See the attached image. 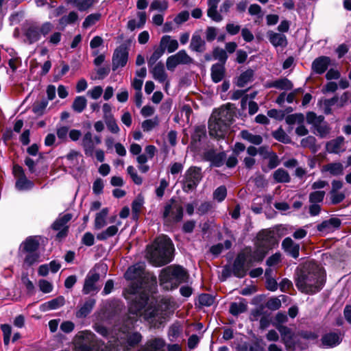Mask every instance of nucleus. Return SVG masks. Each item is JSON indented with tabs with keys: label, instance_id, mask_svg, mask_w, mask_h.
<instances>
[{
	"label": "nucleus",
	"instance_id": "nucleus-63",
	"mask_svg": "<svg viewBox=\"0 0 351 351\" xmlns=\"http://www.w3.org/2000/svg\"><path fill=\"white\" fill-rule=\"evenodd\" d=\"M227 189L225 186H220L215 189L213 193V198L217 202H221L226 198Z\"/></svg>",
	"mask_w": 351,
	"mask_h": 351
},
{
	"label": "nucleus",
	"instance_id": "nucleus-56",
	"mask_svg": "<svg viewBox=\"0 0 351 351\" xmlns=\"http://www.w3.org/2000/svg\"><path fill=\"white\" fill-rule=\"evenodd\" d=\"M164 53L165 52L163 51V49H162L160 46L155 49L152 56L147 60V64L149 67L150 68L154 65L156 64V62L163 55Z\"/></svg>",
	"mask_w": 351,
	"mask_h": 351
},
{
	"label": "nucleus",
	"instance_id": "nucleus-25",
	"mask_svg": "<svg viewBox=\"0 0 351 351\" xmlns=\"http://www.w3.org/2000/svg\"><path fill=\"white\" fill-rule=\"evenodd\" d=\"M24 34L29 44L38 41L41 38L37 23L27 25L25 29Z\"/></svg>",
	"mask_w": 351,
	"mask_h": 351
},
{
	"label": "nucleus",
	"instance_id": "nucleus-33",
	"mask_svg": "<svg viewBox=\"0 0 351 351\" xmlns=\"http://www.w3.org/2000/svg\"><path fill=\"white\" fill-rule=\"evenodd\" d=\"M341 340V335L337 332L327 333L322 338L323 345L328 347H335L339 345Z\"/></svg>",
	"mask_w": 351,
	"mask_h": 351
},
{
	"label": "nucleus",
	"instance_id": "nucleus-7",
	"mask_svg": "<svg viewBox=\"0 0 351 351\" xmlns=\"http://www.w3.org/2000/svg\"><path fill=\"white\" fill-rule=\"evenodd\" d=\"M202 169L197 167H189L184 173L181 182L182 189L185 193L195 190L202 179Z\"/></svg>",
	"mask_w": 351,
	"mask_h": 351
},
{
	"label": "nucleus",
	"instance_id": "nucleus-44",
	"mask_svg": "<svg viewBox=\"0 0 351 351\" xmlns=\"http://www.w3.org/2000/svg\"><path fill=\"white\" fill-rule=\"evenodd\" d=\"M241 136L244 140H245L254 145H258L261 144L263 142V138L261 136L258 135V134H252L247 130L241 131Z\"/></svg>",
	"mask_w": 351,
	"mask_h": 351
},
{
	"label": "nucleus",
	"instance_id": "nucleus-35",
	"mask_svg": "<svg viewBox=\"0 0 351 351\" xmlns=\"http://www.w3.org/2000/svg\"><path fill=\"white\" fill-rule=\"evenodd\" d=\"M109 210L108 208L101 209V211L97 213L95 215L94 228L95 230H100L103 228L107 224V216L108 215Z\"/></svg>",
	"mask_w": 351,
	"mask_h": 351
},
{
	"label": "nucleus",
	"instance_id": "nucleus-58",
	"mask_svg": "<svg viewBox=\"0 0 351 351\" xmlns=\"http://www.w3.org/2000/svg\"><path fill=\"white\" fill-rule=\"evenodd\" d=\"M213 57L215 60H218L221 62L220 64H222L224 65L226 63L227 59H228V55L226 53V51L219 47H216L213 50Z\"/></svg>",
	"mask_w": 351,
	"mask_h": 351
},
{
	"label": "nucleus",
	"instance_id": "nucleus-1",
	"mask_svg": "<svg viewBox=\"0 0 351 351\" xmlns=\"http://www.w3.org/2000/svg\"><path fill=\"white\" fill-rule=\"evenodd\" d=\"M125 295L129 294L131 296L125 295L127 299H131L132 301L129 307L130 314L136 317H143L145 320L149 322L154 327H158L165 320L166 313L156 306H149L144 309L147 304L149 299L148 294L143 291L136 294H130L127 289Z\"/></svg>",
	"mask_w": 351,
	"mask_h": 351
},
{
	"label": "nucleus",
	"instance_id": "nucleus-27",
	"mask_svg": "<svg viewBox=\"0 0 351 351\" xmlns=\"http://www.w3.org/2000/svg\"><path fill=\"white\" fill-rule=\"evenodd\" d=\"M138 351H165V341L160 338L150 339Z\"/></svg>",
	"mask_w": 351,
	"mask_h": 351
},
{
	"label": "nucleus",
	"instance_id": "nucleus-11",
	"mask_svg": "<svg viewBox=\"0 0 351 351\" xmlns=\"http://www.w3.org/2000/svg\"><path fill=\"white\" fill-rule=\"evenodd\" d=\"M193 62V59L185 50L179 51L167 59L166 65L169 71H173L178 64H189Z\"/></svg>",
	"mask_w": 351,
	"mask_h": 351
},
{
	"label": "nucleus",
	"instance_id": "nucleus-38",
	"mask_svg": "<svg viewBox=\"0 0 351 351\" xmlns=\"http://www.w3.org/2000/svg\"><path fill=\"white\" fill-rule=\"evenodd\" d=\"M225 75V68L222 64L217 63L211 67V78L215 83L221 82Z\"/></svg>",
	"mask_w": 351,
	"mask_h": 351
},
{
	"label": "nucleus",
	"instance_id": "nucleus-52",
	"mask_svg": "<svg viewBox=\"0 0 351 351\" xmlns=\"http://www.w3.org/2000/svg\"><path fill=\"white\" fill-rule=\"evenodd\" d=\"M47 105L48 101L45 99L40 101H36L32 106V111L36 114L41 115L44 113Z\"/></svg>",
	"mask_w": 351,
	"mask_h": 351
},
{
	"label": "nucleus",
	"instance_id": "nucleus-61",
	"mask_svg": "<svg viewBox=\"0 0 351 351\" xmlns=\"http://www.w3.org/2000/svg\"><path fill=\"white\" fill-rule=\"evenodd\" d=\"M127 172L134 184L141 185L143 183L142 178L138 175L136 170L133 166H128L127 168Z\"/></svg>",
	"mask_w": 351,
	"mask_h": 351
},
{
	"label": "nucleus",
	"instance_id": "nucleus-19",
	"mask_svg": "<svg viewBox=\"0 0 351 351\" xmlns=\"http://www.w3.org/2000/svg\"><path fill=\"white\" fill-rule=\"evenodd\" d=\"M267 38L274 47L285 48L288 45L287 36L281 33L269 31Z\"/></svg>",
	"mask_w": 351,
	"mask_h": 351
},
{
	"label": "nucleus",
	"instance_id": "nucleus-8",
	"mask_svg": "<svg viewBox=\"0 0 351 351\" xmlns=\"http://www.w3.org/2000/svg\"><path fill=\"white\" fill-rule=\"evenodd\" d=\"M76 351H95V335L90 330L78 332L73 338Z\"/></svg>",
	"mask_w": 351,
	"mask_h": 351
},
{
	"label": "nucleus",
	"instance_id": "nucleus-53",
	"mask_svg": "<svg viewBox=\"0 0 351 351\" xmlns=\"http://www.w3.org/2000/svg\"><path fill=\"white\" fill-rule=\"evenodd\" d=\"M78 19L77 14L72 11L69 12L68 15L64 16L59 20V24L63 26H66L69 24L75 23Z\"/></svg>",
	"mask_w": 351,
	"mask_h": 351
},
{
	"label": "nucleus",
	"instance_id": "nucleus-55",
	"mask_svg": "<svg viewBox=\"0 0 351 351\" xmlns=\"http://www.w3.org/2000/svg\"><path fill=\"white\" fill-rule=\"evenodd\" d=\"M330 200L332 204H338L346 198V194L342 191L329 192Z\"/></svg>",
	"mask_w": 351,
	"mask_h": 351
},
{
	"label": "nucleus",
	"instance_id": "nucleus-47",
	"mask_svg": "<svg viewBox=\"0 0 351 351\" xmlns=\"http://www.w3.org/2000/svg\"><path fill=\"white\" fill-rule=\"evenodd\" d=\"M316 138L313 136H308L301 140V146L305 148H309L313 152L317 151V147L316 145Z\"/></svg>",
	"mask_w": 351,
	"mask_h": 351
},
{
	"label": "nucleus",
	"instance_id": "nucleus-46",
	"mask_svg": "<svg viewBox=\"0 0 351 351\" xmlns=\"http://www.w3.org/2000/svg\"><path fill=\"white\" fill-rule=\"evenodd\" d=\"M15 186L19 191H25L31 189L34 186V183L27 180L25 176H22L21 178H17Z\"/></svg>",
	"mask_w": 351,
	"mask_h": 351
},
{
	"label": "nucleus",
	"instance_id": "nucleus-40",
	"mask_svg": "<svg viewBox=\"0 0 351 351\" xmlns=\"http://www.w3.org/2000/svg\"><path fill=\"white\" fill-rule=\"evenodd\" d=\"M67 2L74 7H75L79 11H86L92 7L96 2L95 0H67Z\"/></svg>",
	"mask_w": 351,
	"mask_h": 351
},
{
	"label": "nucleus",
	"instance_id": "nucleus-57",
	"mask_svg": "<svg viewBox=\"0 0 351 351\" xmlns=\"http://www.w3.org/2000/svg\"><path fill=\"white\" fill-rule=\"evenodd\" d=\"M143 204H144L143 198L141 196L137 197L132 202V210L133 215L135 217H138V215L141 210Z\"/></svg>",
	"mask_w": 351,
	"mask_h": 351
},
{
	"label": "nucleus",
	"instance_id": "nucleus-62",
	"mask_svg": "<svg viewBox=\"0 0 351 351\" xmlns=\"http://www.w3.org/2000/svg\"><path fill=\"white\" fill-rule=\"evenodd\" d=\"M314 129L316 130V132H314V133L319 135L321 138L326 137L330 132V128L324 121L315 127Z\"/></svg>",
	"mask_w": 351,
	"mask_h": 351
},
{
	"label": "nucleus",
	"instance_id": "nucleus-6",
	"mask_svg": "<svg viewBox=\"0 0 351 351\" xmlns=\"http://www.w3.org/2000/svg\"><path fill=\"white\" fill-rule=\"evenodd\" d=\"M144 267L141 265H135L130 267L125 274L126 280L130 281V284L127 289L130 294H136L142 289V285L144 278Z\"/></svg>",
	"mask_w": 351,
	"mask_h": 351
},
{
	"label": "nucleus",
	"instance_id": "nucleus-36",
	"mask_svg": "<svg viewBox=\"0 0 351 351\" xmlns=\"http://www.w3.org/2000/svg\"><path fill=\"white\" fill-rule=\"evenodd\" d=\"M322 172H328L330 175L337 176L343 174V166L340 162H331L322 167Z\"/></svg>",
	"mask_w": 351,
	"mask_h": 351
},
{
	"label": "nucleus",
	"instance_id": "nucleus-48",
	"mask_svg": "<svg viewBox=\"0 0 351 351\" xmlns=\"http://www.w3.org/2000/svg\"><path fill=\"white\" fill-rule=\"evenodd\" d=\"M326 193L324 191H314L309 193V203L320 204L323 202Z\"/></svg>",
	"mask_w": 351,
	"mask_h": 351
},
{
	"label": "nucleus",
	"instance_id": "nucleus-9",
	"mask_svg": "<svg viewBox=\"0 0 351 351\" xmlns=\"http://www.w3.org/2000/svg\"><path fill=\"white\" fill-rule=\"evenodd\" d=\"M163 218L167 222H178L183 217V208L181 204L171 199L166 204L162 213Z\"/></svg>",
	"mask_w": 351,
	"mask_h": 351
},
{
	"label": "nucleus",
	"instance_id": "nucleus-42",
	"mask_svg": "<svg viewBox=\"0 0 351 351\" xmlns=\"http://www.w3.org/2000/svg\"><path fill=\"white\" fill-rule=\"evenodd\" d=\"M87 106V99L84 96H77L72 104L73 110L77 113L82 112Z\"/></svg>",
	"mask_w": 351,
	"mask_h": 351
},
{
	"label": "nucleus",
	"instance_id": "nucleus-22",
	"mask_svg": "<svg viewBox=\"0 0 351 351\" xmlns=\"http://www.w3.org/2000/svg\"><path fill=\"white\" fill-rule=\"evenodd\" d=\"M81 145L86 156H93L95 147L93 141V134L92 132H87L84 134L82 138Z\"/></svg>",
	"mask_w": 351,
	"mask_h": 351
},
{
	"label": "nucleus",
	"instance_id": "nucleus-50",
	"mask_svg": "<svg viewBox=\"0 0 351 351\" xmlns=\"http://www.w3.org/2000/svg\"><path fill=\"white\" fill-rule=\"evenodd\" d=\"M254 75V71L248 69L242 73L238 79V86L243 87L247 83L252 81Z\"/></svg>",
	"mask_w": 351,
	"mask_h": 351
},
{
	"label": "nucleus",
	"instance_id": "nucleus-20",
	"mask_svg": "<svg viewBox=\"0 0 351 351\" xmlns=\"http://www.w3.org/2000/svg\"><path fill=\"white\" fill-rule=\"evenodd\" d=\"M152 67L151 73L153 75L154 79L160 83L165 82L167 88L169 85V82L167 80V74L165 72L164 64L160 62Z\"/></svg>",
	"mask_w": 351,
	"mask_h": 351
},
{
	"label": "nucleus",
	"instance_id": "nucleus-12",
	"mask_svg": "<svg viewBox=\"0 0 351 351\" xmlns=\"http://www.w3.org/2000/svg\"><path fill=\"white\" fill-rule=\"evenodd\" d=\"M256 245L265 249L267 252L277 244V240L273 231L263 230L257 235Z\"/></svg>",
	"mask_w": 351,
	"mask_h": 351
},
{
	"label": "nucleus",
	"instance_id": "nucleus-15",
	"mask_svg": "<svg viewBox=\"0 0 351 351\" xmlns=\"http://www.w3.org/2000/svg\"><path fill=\"white\" fill-rule=\"evenodd\" d=\"M211 117H215L216 121L226 123L229 127L234 117V112L228 106H221L214 111Z\"/></svg>",
	"mask_w": 351,
	"mask_h": 351
},
{
	"label": "nucleus",
	"instance_id": "nucleus-21",
	"mask_svg": "<svg viewBox=\"0 0 351 351\" xmlns=\"http://www.w3.org/2000/svg\"><path fill=\"white\" fill-rule=\"evenodd\" d=\"M242 253L247 254V263H252L254 262H261L265 257L267 251L260 246L256 245L255 250L252 251L250 249H245Z\"/></svg>",
	"mask_w": 351,
	"mask_h": 351
},
{
	"label": "nucleus",
	"instance_id": "nucleus-54",
	"mask_svg": "<svg viewBox=\"0 0 351 351\" xmlns=\"http://www.w3.org/2000/svg\"><path fill=\"white\" fill-rule=\"evenodd\" d=\"M159 123V120L158 117H155L151 119H146L143 121L141 124L142 129L144 132H149L155 127H156Z\"/></svg>",
	"mask_w": 351,
	"mask_h": 351
},
{
	"label": "nucleus",
	"instance_id": "nucleus-17",
	"mask_svg": "<svg viewBox=\"0 0 351 351\" xmlns=\"http://www.w3.org/2000/svg\"><path fill=\"white\" fill-rule=\"evenodd\" d=\"M99 274L90 271L86 277L82 291L84 294H89L93 291H97L99 288L96 283L99 280Z\"/></svg>",
	"mask_w": 351,
	"mask_h": 351
},
{
	"label": "nucleus",
	"instance_id": "nucleus-34",
	"mask_svg": "<svg viewBox=\"0 0 351 351\" xmlns=\"http://www.w3.org/2000/svg\"><path fill=\"white\" fill-rule=\"evenodd\" d=\"M206 156L215 167L222 166L226 160V154L224 152L216 153L214 150H209L206 152Z\"/></svg>",
	"mask_w": 351,
	"mask_h": 351
},
{
	"label": "nucleus",
	"instance_id": "nucleus-32",
	"mask_svg": "<svg viewBox=\"0 0 351 351\" xmlns=\"http://www.w3.org/2000/svg\"><path fill=\"white\" fill-rule=\"evenodd\" d=\"M267 88H276L282 90H290L293 89V83L287 77H282L269 82L267 85Z\"/></svg>",
	"mask_w": 351,
	"mask_h": 351
},
{
	"label": "nucleus",
	"instance_id": "nucleus-59",
	"mask_svg": "<svg viewBox=\"0 0 351 351\" xmlns=\"http://www.w3.org/2000/svg\"><path fill=\"white\" fill-rule=\"evenodd\" d=\"M278 330L281 335L282 339L285 343H287L292 339V333L290 328L285 326L277 327Z\"/></svg>",
	"mask_w": 351,
	"mask_h": 351
},
{
	"label": "nucleus",
	"instance_id": "nucleus-2",
	"mask_svg": "<svg viewBox=\"0 0 351 351\" xmlns=\"http://www.w3.org/2000/svg\"><path fill=\"white\" fill-rule=\"evenodd\" d=\"M173 245L167 236L159 237L147 249V258L155 266L170 263L173 258Z\"/></svg>",
	"mask_w": 351,
	"mask_h": 351
},
{
	"label": "nucleus",
	"instance_id": "nucleus-3",
	"mask_svg": "<svg viewBox=\"0 0 351 351\" xmlns=\"http://www.w3.org/2000/svg\"><path fill=\"white\" fill-rule=\"evenodd\" d=\"M325 282L324 276L320 269L301 270L295 280L297 288L302 293L313 294L319 291Z\"/></svg>",
	"mask_w": 351,
	"mask_h": 351
},
{
	"label": "nucleus",
	"instance_id": "nucleus-41",
	"mask_svg": "<svg viewBox=\"0 0 351 351\" xmlns=\"http://www.w3.org/2000/svg\"><path fill=\"white\" fill-rule=\"evenodd\" d=\"M273 178L276 183H288L291 180L289 173L282 168H279L274 172Z\"/></svg>",
	"mask_w": 351,
	"mask_h": 351
},
{
	"label": "nucleus",
	"instance_id": "nucleus-24",
	"mask_svg": "<svg viewBox=\"0 0 351 351\" xmlns=\"http://www.w3.org/2000/svg\"><path fill=\"white\" fill-rule=\"evenodd\" d=\"M95 304V300L93 298L87 299L83 304L77 306V310L75 312V317L77 318H85L92 311Z\"/></svg>",
	"mask_w": 351,
	"mask_h": 351
},
{
	"label": "nucleus",
	"instance_id": "nucleus-14",
	"mask_svg": "<svg viewBox=\"0 0 351 351\" xmlns=\"http://www.w3.org/2000/svg\"><path fill=\"white\" fill-rule=\"evenodd\" d=\"M247 254L239 253L235 258L232 265V272L238 278L244 277L247 269L245 267V263L247 262Z\"/></svg>",
	"mask_w": 351,
	"mask_h": 351
},
{
	"label": "nucleus",
	"instance_id": "nucleus-16",
	"mask_svg": "<svg viewBox=\"0 0 351 351\" xmlns=\"http://www.w3.org/2000/svg\"><path fill=\"white\" fill-rule=\"evenodd\" d=\"M128 59V52L123 47H118L114 52L112 57V69L114 71L119 67L124 66Z\"/></svg>",
	"mask_w": 351,
	"mask_h": 351
},
{
	"label": "nucleus",
	"instance_id": "nucleus-26",
	"mask_svg": "<svg viewBox=\"0 0 351 351\" xmlns=\"http://www.w3.org/2000/svg\"><path fill=\"white\" fill-rule=\"evenodd\" d=\"M159 46L164 52L167 50L168 53H173L178 49L179 45L177 40L173 39L171 36L165 35L161 38Z\"/></svg>",
	"mask_w": 351,
	"mask_h": 351
},
{
	"label": "nucleus",
	"instance_id": "nucleus-29",
	"mask_svg": "<svg viewBox=\"0 0 351 351\" xmlns=\"http://www.w3.org/2000/svg\"><path fill=\"white\" fill-rule=\"evenodd\" d=\"M282 247L292 257L296 258L299 256L300 245L295 243L290 237H287L282 241Z\"/></svg>",
	"mask_w": 351,
	"mask_h": 351
},
{
	"label": "nucleus",
	"instance_id": "nucleus-37",
	"mask_svg": "<svg viewBox=\"0 0 351 351\" xmlns=\"http://www.w3.org/2000/svg\"><path fill=\"white\" fill-rule=\"evenodd\" d=\"M121 224L119 222L117 225H112L108 227L106 230L97 234L96 237L99 241H106L110 237L116 235L119 231L118 226Z\"/></svg>",
	"mask_w": 351,
	"mask_h": 351
},
{
	"label": "nucleus",
	"instance_id": "nucleus-10",
	"mask_svg": "<svg viewBox=\"0 0 351 351\" xmlns=\"http://www.w3.org/2000/svg\"><path fill=\"white\" fill-rule=\"evenodd\" d=\"M71 219L72 215L70 213H66L64 215H59V217L53 222L51 227L54 230L58 231V234H56L57 239H62L67 236L69 232V226H67V223L71 221Z\"/></svg>",
	"mask_w": 351,
	"mask_h": 351
},
{
	"label": "nucleus",
	"instance_id": "nucleus-60",
	"mask_svg": "<svg viewBox=\"0 0 351 351\" xmlns=\"http://www.w3.org/2000/svg\"><path fill=\"white\" fill-rule=\"evenodd\" d=\"M168 8V3L166 1L154 0L152 2L149 10H158L160 12L165 11Z\"/></svg>",
	"mask_w": 351,
	"mask_h": 351
},
{
	"label": "nucleus",
	"instance_id": "nucleus-49",
	"mask_svg": "<svg viewBox=\"0 0 351 351\" xmlns=\"http://www.w3.org/2000/svg\"><path fill=\"white\" fill-rule=\"evenodd\" d=\"M324 117L322 115L317 116L313 112H309L306 114V122L313 125V128L323 123Z\"/></svg>",
	"mask_w": 351,
	"mask_h": 351
},
{
	"label": "nucleus",
	"instance_id": "nucleus-45",
	"mask_svg": "<svg viewBox=\"0 0 351 351\" xmlns=\"http://www.w3.org/2000/svg\"><path fill=\"white\" fill-rule=\"evenodd\" d=\"M65 300L63 296H59L43 304L45 310L57 309L64 304Z\"/></svg>",
	"mask_w": 351,
	"mask_h": 351
},
{
	"label": "nucleus",
	"instance_id": "nucleus-13",
	"mask_svg": "<svg viewBox=\"0 0 351 351\" xmlns=\"http://www.w3.org/2000/svg\"><path fill=\"white\" fill-rule=\"evenodd\" d=\"M228 126L226 123L217 121L215 117H210L208 121V132L211 136L216 138H223L225 137Z\"/></svg>",
	"mask_w": 351,
	"mask_h": 351
},
{
	"label": "nucleus",
	"instance_id": "nucleus-4",
	"mask_svg": "<svg viewBox=\"0 0 351 351\" xmlns=\"http://www.w3.org/2000/svg\"><path fill=\"white\" fill-rule=\"evenodd\" d=\"M187 271L182 266L173 265L164 268L159 276L160 285L166 290L177 288L188 280Z\"/></svg>",
	"mask_w": 351,
	"mask_h": 351
},
{
	"label": "nucleus",
	"instance_id": "nucleus-30",
	"mask_svg": "<svg viewBox=\"0 0 351 351\" xmlns=\"http://www.w3.org/2000/svg\"><path fill=\"white\" fill-rule=\"evenodd\" d=\"M189 47L191 50L195 52L202 53L205 51L206 43L199 32H195L193 34Z\"/></svg>",
	"mask_w": 351,
	"mask_h": 351
},
{
	"label": "nucleus",
	"instance_id": "nucleus-64",
	"mask_svg": "<svg viewBox=\"0 0 351 351\" xmlns=\"http://www.w3.org/2000/svg\"><path fill=\"white\" fill-rule=\"evenodd\" d=\"M105 123L108 129V130L112 134H118L120 131V128L117 123V121L114 117H111L110 119L104 120Z\"/></svg>",
	"mask_w": 351,
	"mask_h": 351
},
{
	"label": "nucleus",
	"instance_id": "nucleus-5",
	"mask_svg": "<svg viewBox=\"0 0 351 351\" xmlns=\"http://www.w3.org/2000/svg\"><path fill=\"white\" fill-rule=\"evenodd\" d=\"M141 334L131 329L121 330L116 339H110L108 343L113 347V351H130L137 346L142 341Z\"/></svg>",
	"mask_w": 351,
	"mask_h": 351
},
{
	"label": "nucleus",
	"instance_id": "nucleus-28",
	"mask_svg": "<svg viewBox=\"0 0 351 351\" xmlns=\"http://www.w3.org/2000/svg\"><path fill=\"white\" fill-rule=\"evenodd\" d=\"M340 226L341 220L339 219L330 218L317 225V228L319 232L328 233L333 231L334 229L338 228Z\"/></svg>",
	"mask_w": 351,
	"mask_h": 351
},
{
	"label": "nucleus",
	"instance_id": "nucleus-51",
	"mask_svg": "<svg viewBox=\"0 0 351 351\" xmlns=\"http://www.w3.org/2000/svg\"><path fill=\"white\" fill-rule=\"evenodd\" d=\"M101 18V14L99 13H95L91 14L87 16L83 23H82V27L84 29H87L93 25H95L97 21H99Z\"/></svg>",
	"mask_w": 351,
	"mask_h": 351
},
{
	"label": "nucleus",
	"instance_id": "nucleus-31",
	"mask_svg": "<svg viewBox=\"0 0 351 351\" xmlns=\"http://www.w3.org/2000/svg\"><path fill=\"white\" fill-rule=\"evenodd\" d=\"M220 0H208L207 15L213 21L220 22L223 20V16L218 12L217 6Z\"/></svg>",
	"mask_w": 351,
	"mask_h": 351
},
{
	"label": "nucleus",
	"instance_id": "nucleus-18",
	"mask_svg": "<svg viewBox=\"0 0 351 351\" xmlns=\"http://www.w3.org/2000/svg\"><path fill=\"white\" fill-rule=\"evenodd\" d=\"M326 149L330 154H340L346 151L345 138L340 136L326 144Z\"/></svg>",
	"mask_w": 351,
	"mask_h": 351
},
{
	"label": "nucleus",
	"instance_id": "nucleus-23",
	"mask_svg": "<svg viewBox=\"0 0 351 351\" xmlns=\"http://www.w3.org/2000/svg\"><path fill=\"white\" fill-rule=\"evenodd\" d=\"M330 64V58L327 56H320L314 60L312 63V70L317 74L324 73Z\"/></svg>",
	"mask_w": 351,
	"mask_h": 351
},
{
	"label": "nucleus",
	"instance_id": "nucleus-43",
	"mask_svg": "<svg viewBox=\"0 0 351 351\" xmlns=\"http://www.w3.org/2000/svg\"><path fill=\"white\" fill-rule=\"evenodd\" d=\"M247 311V304L244 300L239 302H232L230 304L229 311L234 315L237 316Z\"/></svg>",
	"mask_w": 351,
	"mask_h": 351
},
{
	"label": "nucleus",
	"instance_id": "nucleus-39",
	"mask_svg": "<svg viewBox=\"0 0 351 351\" xmlns=\"http://www.w3.org/2000/svg\"><path fill=\"white\" fill-rule=\"evenodd\" d=\"M21 247L25 252H37L39 242L36 237H29L22 243Z\"/></svg>",
	"mask_w": 351,
	"mask_h": 351
}]
</instances>
